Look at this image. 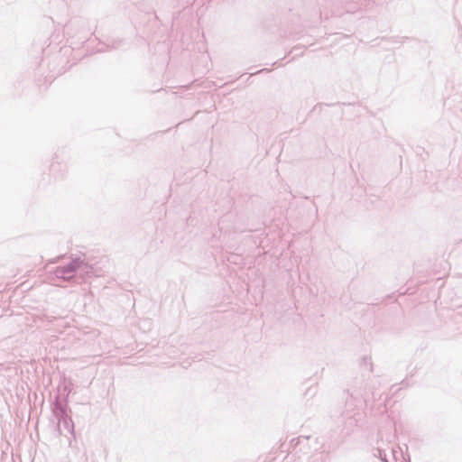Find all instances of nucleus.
<instances>
[{"label": "nucleus", "mask_w": 462, "mask_h": 462, "mask_svg": "<svg viewBox=\"0 0 462 462\" xmlns=\"http://www.w3.org/2000/svg\"><path fill=\"white\" fill-rule=\"evenodd\" d=\"M66 273H67V269H65V268L57 269V271H56L57 276L61 277V278H67Z\"/></svg>", "instance_id": "2"}, {"label": "nucleus", "mask_w": 462, "mask_h": 462, "mask_svg": "<svg viewBox=\"0 0 462 462\" xmlns=\"http://www.w3.org/2000/svg\"><path fill=\"white\" fill-rule=\"evenodd\" d=\"M85 265V263H83V261H80L79 259H77V260H74L68 267V271L69 273H72L78 269H80L81 267H83Z\"/></svg>", "instance_id": "1"}]
</instances>
